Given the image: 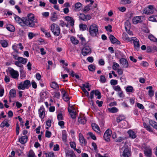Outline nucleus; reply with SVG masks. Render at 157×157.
I'll use <instances>...</instances> for the list:
<instances>
[{
  "label": "nucleus",
  "mask_w": 157,
  "mask_h": 157,
  "mask_svg": "<svg viewBox=\"0 0 157 157\" xmlns=\"http://www.w3.org/2000/svg\"><path fill=\"white\" fill-rule=\"evenodd\" d=\"M34 18V16L32 13H29L27 17H23L22 18H21L18 16H16L15 17V20L17 22L21 23V21L27 26L32 27L35 26Z\"/></svg>",
  "instance_id": "f257e3e1"
},
{
  "label": "nucleus",
  "mask_w": 157,
  "mask_h": 157,
  "mask_svg": "<svg viewBox=\"0 0 157 157\" xmlns=\"http://www.w3.org/2000/svg\"><path fill=\"white\" fill-rule=\"evenodd\" d=\"M87 30L90 33L92 36H97L98 34V27L97 25L95 24H92L90 25L87 29Z\"/></svg>",
  "instance_id": "f03ea898"
},
{
  "label": "nucleus",
  "mask_w": 157,
  "mask_h": 157,
  "mask_svg": "<svg viewBox=\"0 0 157 157\" xmlns=\"http://www.w3.org/2000/svg\"><path fill=\"white\" fill-rule=\"evenodd\" d=\"M51 30L56 36H58L60 33V28L59 26L56 24H52L51 26Z\"/></svg>",
  "instance_id": "7ed1b4c3"
},
{
  "label": "nucleus",
  "mask_w": 157,
  "mask_h": 157,
  "mask_svg": "<svg viewBox=\"0 0 157 157\" xmlns=\"http://www.w3.org/2000/svg\"><path fill=\"white\" fill-rule=\"evenodd\" d=\"M31 86L30 82V81L27 80L24 82L23 83L21 82L18 86L17 88L19 89L23 90L25 89H28L29 87Z\"/></svg>",
  "instance_id": "20e7f679"
},
{
  "label": "nucleus",
  "mask_w": 157,
  "mask_h": 157,
  "mask_svg": "<svg viewBox=\"0 0 157 157\" xmlns=\"http://www.w3.org/2000/svg\"><path fill=\"white\" fill-rule=\"evenodd\" d=\"M8 71L12 78L15 79H18L19 74L17 71L14 70L13 68H10L8 69Z\"/></svg>",
  "instance_id": "39448f33"
},
{
  "label": "nucleus",
  "mask_w": 157,
  "mask_h": 157,
  "mask_svg": "<svg viewBox=\"0 0 157 157\" xmlns=\"http://www.w3.org/2000/svg\"><path fill=\"white\" fill-rule=\"evenodd\" d=\"M91 52V48L88 46L85 45L82 50V54L84 56L90 53Z\"/></svg>",
  "instance_id": "423d86ee"
},
{
  "label": "nucleus",
  "mask_w": 157,
  "mask_h": 157,
  "mask_svg": "<svg viewBox=\"0 0 157 157\" xmlns=\"http://www.w3.org/2000/svg\"><path fill=\"white\" fill-rule=\"evenodd\" d=\"M94 94L96 96H97V98L98 99H100L101 98V93L98 90H92L90 93V98L91 99H92L94 97Z\"/></svg>",
  "instance_id": "0eeeda50"
},
{
  "label": "nucleus",
  "mask_w": 157,
  "mask_h": 157,
  "mask_svg": "<svg viewBox=\"0 0 157 157\" xmlns=\"http://www.w3.org/2000/svg\"><path fill=\"white\" fill-rule=\"evenodd\" d=\"M112 131L111 130L108 129L106 131L104 135V138L105 141H108L109 140Z\"/></svg>",
  "instance_id": "6e6552de"
},
{
  "label": "nucleus",
  "mask_w": 157,
  "mask_h": 157,
  "mask_svg": "<svg viewBox=\"0 0 157 157\" xmlns=\"http://www.w3.org/2000/svg\"><path fill=\"white\" fill-rule=\"evenodd\" d=\"M109 38L112 44H121L120 42L113 35H110Z\"/></svg>",
  "instance_id": "1a4fd4ad"
},
{
  "label": "nucleus",
  "mask_w": 157,
  "mask_h": 157,
  "mask_svg": "<svg viewBox=\"0 0 157 157\" xmlns=\"http://www.w3.org/2000/svg\"><path fill=\"white\" fill-rule=\"evenodd\" d=\"M39 116L41 119H43L45 115V109L43 107L41 106L39 109Z\"/></svg>",
  "instance_id": "9d476101"
},
{
  "label": "nucleus",
  "mask_w": 157,
  "mask_h": 157,
  "mask_svg": "<svg viewBox=\"0 0 157 157\" xmlns=\"http://www.w3.org/2000/svg\"><path fill=\"white\" fill-rule=\"evenodd\" d=\"M115 55L116 57L118 59H126V57L121 52L115 51Z\"/></svg>",
  "instance_id": "9b49d317"
},
{
  "label": "nucleus",
  "mask_w": 157,
  "mask_h": 157,
  "mask_svg": "<svg viewBox=\"0 0 157 157\" xmlns=\"http://www.w3.org/2000/svg\"><path fill=\"white\" fill-rule=\"evenodd\" d=\"M62 94L63 95V98L64 101H68L70 98L68 96V94L64 90L62 89L61 91Z\"/></svg>",
  "instance_id": "f8f14e48"
},
{
  "label": "nucleus",
  "mask_w": 157,
  "mask_h": 157,
  "mask_svg": "<svg viewBox=\"0 0 157 157\" xmlns=\"http://www.w3.org/2000/svg\"><path fill=\"white\" fill-rule=\"evenodd\" d=\"M130 155V151L128 148H125L123 151L121 157H129Z\"/></svg>",
  "instance_id": "ddd939ff"
},
{
  "label": "nucleus",
  "mask_w": 157,
  "mask_h": 157,
  "mask_svg": "<svg viewBox=\"0 0 157 157\" xmlns=\"http://www.w3.org/2000/svg\"><path fill=\"white\" fill-rule=\"evenodd\" d=\"M136 39V37H132V40H133V43L134 44L135 48L137 50L140 48V45L139 41H137V40Z\"/></svg>",
  "instance_id": "4468645a"
},
{
  "label": "nucleus",
  "mask_w": 157,
  "mask_h": 157,
  "mask_svg": "<svg viewBox=\"0 0 157 157\" xmlns=\"http://www.w3.org/2000/svg\"><path fill=\"white\" fill-rule=\"evenodd\" d=\"M71 109L69 108H68V111L70 115L71 116V117L73 119L75 118L76 117V113L75 110H72V109L73 108L72 107H71Z\"/></svg>",
  "instance_id": "2eb2a0df"
},
{
  "label": "nucleus",
  "mask_w": 157,
  "mask_h": 157,
  "mask_svg": "<svg viewBox=\"0 0 157 157\" xmlns=\"http://www.w3.org/2000/svg\"><path fill=\"white\" fill-rule=\"evenodd\" d=\"M79 139L80 142L82 144L85 145L86 144V140L84 139L83 135L80 133L79 134Z\"/></svg>",
  "instance_id": "dca6fc26"
},
{
  "label": "nucleus",
  "mask_w": 157,
  "mask_h": 157,
  "mask_svg": "<svg viewBox=\"0 0 157 157\" xmlns=\"http://www.w3.org/2000/svg\"><path fill=\"white\" fill-rule=\"evenodd\" d=\"M144 152L146 156L148 157H150L151 156V150L150 148L146 147L145 148Z\"/></svg>",
  "instance_id": "f3484780"
},
{
  "label": "nucleus",
  "mask_w": 157,
  "mask_h": 157,
  "mask_svg": "<svg viewBox=\"0 0 157 157\" xmlns=\"http://www.w3.org/2000/svg\"><path fill=\"white\" fill-rule=\"evenodd\" d=\"M120 63L124 67L127 68L128 66V63L127 59H120Z\"/></svg>",
  "instance_id": "a211bd4d"
},
{
  "label": "nucleus",
  "mask_w": 157,
  "mask_h": 157,
  "mask_svg": "<svg viewBox=\"0 0 157 157\" xmlns=\"http://www.w3.org/2000/svg\"><path fill=\"white\" fill-rule=\"evenodd\" d=\"M28 137L27 136H22L19 139V142L22 144L25 143L27 141Z\"/></svg>",
  "instance_id": "6ab92c4d"
},
{
  "label": "nucleus",
  "mask_w": 157,
  "mask_h": 157,
  "mask_svg": "<svg viewBox=\"0 0 157 157\" xmlns=\"http://www.w3.org/2000/svg\"><path fill=\"white\" fill-rule=\"evenodd\" d=\"M65 19L67 21L69 22L70 20H71V22H70V25L71 26H73L74 25V21L72 17L70 16H66L64 17Z\"/></svg>",
  "instance_id": "aec40b11"
},
{
  "label": "nucleus",
  "mask_w": 157,
  "mask_h": 157,
  "mask_svg": "<svg viewBox=\"0 0 157 157\" xmlns=\"http://www.w3.org/2000/svg\"><path fill=\"white\" fill-rule=\"evenodd\" d=\"M140 17H136L132 19V21L134 24H136L139 23H141L142 21L141 20Z\"/></svg>",
  "instance_id": "412c9836"
},
{
  "label": "nucleus",
  "mask_w": 157,
  "mask_h": 157,
  "mask_svg": "<svg viewBox=\"0 0 157 157\" xmlns=\"http://www.w3.org/2000/svg\"><path fill=\"white\" fill-rule=\"evenodd\" d=\"M129 136L132 139H134L136 137V135L134 132L132 130H130L128 132Z\"/></svg>",
  "instance_id": "4be33fe9"
},
{
  "label": "nucleus",
  "mask_w": 157,
  "mask_h": 157,
  "mask_svg": "<svg viewBox=\"0 0 157 157\" xmlns=\"http://www.w3.org/2000/svg\"><path fill=\"white\" fill-rule=\"evenodd\" d=\"M92 127L94 130L99 133L100 132V129L98 126L95 124H92Z\"/></svg>",
  "instance_id": "5701e85b"
},
{
  "label": "nucleus",
  "mask_w": 157,
  "mask_h": 157,
  "mask_svg": "<svg viewBox=\"0 0 157 157\" xmlns=\"http://www.w3.org/2000/svg\"><path fill=\"white\" fill-rule=\"evenodd\" d=\"M51 87L54 89H58L59 86L58 84L56 82H52L50 84Z\"/></svg>",
  "instance_id": "b1692460"
},
{
  "label": "nucleus",
  "mask_w": 157,
  "mask_h": 157,
  "mask_svg": "<svg viewBox=\"0 0 157 157\" xmlns=\"http://www.w3.org/2000/svg\"><path fill=\"white\" fill-rule=\"evenodd\" d=\"M149 124L154 128L157 130V123L154 121L149 120Z\"/></svg>",
  "instance_id": "393cba45"
},
{
  "label": "nucleus",
  "mask_w": 157,
  "mask_h": 157,
  "mask_svg": "<svg viewBox=\"0 0 157 157\" xmlns=\"http://www.w3.org/2000/svg\"><path fill=\"white\" fill-rule=\"evenodd\" d=\"M70 39L71 42L74 44H77L79 43V41L74 36H71Z\"/></svg>",
  "instance_id": "a878e982"
},
{
  "label": "nucleus",
  "mask_w": 157,
  "mask_h": 157,
  "mask_svg": "<svg viewBox=\"0 0 157 157\" xmlns=\"http://www.w3.org/2000/svg\"><path fill=\"white\" fill-rule=\"evenodd\" d=\"M66 157H76L74 151H69L66 154Z\"/></svg>",
  "instance_id": "bb28decb"
},
{
  "label": "nucleus",
  "mask_w": 157,
  "mask_h": 157,
  "mask_svg": "<svg viewBox=\"0 0 157 157\" xmlns=\"http://www.w3.org/2000/svg\"><path fill=\"white\" fill-rule=\"evenodd\" d=\"M58 19V17L56 12H54L52 13V16L51 18V20L53 21H54Z\"/></svg>",
  "instance_id": "cd10ccee"
},
{
  "label": "nucleus",
  "mask_w": 157,
  "mask_h": 157,
  "mask_svg": "<svg viewBox=\"0 0 157 157\" xmlns=\"http://www.w3.org/2000/svg\"><path fill=\"white\" fill-rule=\"evenodd\" d=\"M10 98H14L16 97V93L15 90L14 89H11L10 92Z\"/></svg>",
  "instance_id": "c85d7f7f"
},
{
  "label": "nucleus",
  "mask_w": 157,
  "mask_h": 157,
  "mask_svg": "<svg viewBox=\"0 0 157 157\" xmlns=\"http://www.w3.org/2000/svg\"><path fill=\"white\" fill-rule=\"evenodd\" d=\"M149 89L148 90V94L151 97L154 95V91L152 90V87L151 86H149L147 87V89Z\"/></svg>",
  "instance_id": "c756f323"
},
{
  "label": "nucleus",
  "mask_w": 157,
  "mask_h": 157,
  "mask_svg": "<svg viewBox=\"0 0 157 157\" xmlns=\"http://www.w3.org/2000/svg\"><path fill=\"white\" fill-rule=\"evenodd\" d=\"M125 119L124 116L123 115H120L117 118V122L119 123Z\"/></svg>",
  "instance_id": "7c9ffc66"
},
{
  "label": "nucleus",
  "mask_w": 157,
  "mask_h": 157,
  "mask_svg": "<svg viewBox=\"0 0 157 157\" xmlns=\"http://www.w3.org/2000/svg\"><path fill=\"white\" fill-rule=\"evenodd\" d=\"M125 28L126 31H127L128 30L130 29V28L131 25L130 22L127 21L125 22Z\"/></svg>",
  "instance_id": "2f4dec72"
},
{
  "label": "nucleus",
  "mask_w": 157,
  "mask_h": 157,
  "mask_svg": "<svg viewBox=\"0 0 157 157\" xmlns=\"http://www.w3.org/2000/svg\"><path fill=\"white\" fill-rule=\"evenodd\" d=\"M7 29L10 32H13L15 30L14 27L12 25H10L6 27Z\"/></svg>",
  "instance_id": "473e14b6"
},
{
  "label": "nucleus",
  "mask_w": 157,
  "mask_h": 157,
  "mask_svg": "<svg viewBox=\"0 0 157 157\" xmlns=\"http://www.w3.org/2000/svg\"><path fill=\"white\" fill-rule=\"evenodd\" d=\"M148 38L151 41L154 42H157V39L152 34H150L148 36Z\"/></svg>",
  "instance_id": "72a5a7b5"
},
{
  "label": "nucleus",
  "mask_w": 157,
  "mask_h": 157,
  "mask_svg": "<svg viewBox=\"0 0 157 157\" xmlns=\"http://www.w3.org/2000/svg\"><path fill=\"white\" fill-rule=\"evenodd\" d=\"M78 121L79 123L84 124L86 122V120L85 117H80L78 118Z\"/></svg>",
  "instance_id": "f704fd0d"
},
{
  "label": "nucleus",
  "mask_w": 157,
  "mask_h": 157,
  "mask_svg": "<svg viewBox=\"0 0 157 157\" xmlns=\"http://www.w3.org/2000/svg\"><path fill=\"white\" fill-rule=\"evenodd\" d=\"M10 126V124L8 123V122L7 121V120H5L3 121L1 124V127L3 128L5 126H6L7 127H9Z\"/></svg>",
  "instance_id": "c9c22d12"
},
{
  "label": "nucleus",
  "mask_w": 157,
  "mask_h": 157,
  "mask_svg": "<svg viewBox=\"0 0 157 157\" xmlns=\"http://www.w3.org/2000/svg\"><path fill=\"white\" fill-rule=\"evenodd\" d=\"M108 111L111 113H115L118 111V109L116 107H113L108 109Z\"/></svg>",
  "instance_id": "e433bc0d"
},
{
  "label": "nucleus",
  "mask_w": 157,
  "mask_h": 157,
  "mask_svg": "<svg viewBox=\"0 0 157 157\" xmlns=\"http://www.w3.org/2000/svg\"><path fill=\"white\" fill-rule=\"evenodd\" d=\"M62 139L64 142H66L67 141V135L65 131H63Z\"/></svg>",
  "instance_id": "4c0bfd02"
},
{
  "label": "nucleus",
  "mask_w": 157,
  "mask_h": 157,
  "mask_svg": "<svg viewBox=\"0 0 157 157\" xmlns=\"http://www.w3.org/2000/svg\"><path fill=\"white\" fill-rule=\"evenodd\" d=\"M123 38L124 40H127L129 41L131 40L129 38L128 35L126 33H123Z\"/></svg>",
  "instance_id": "58836bf2"
},
{
  "label": "nucleus",
  "mask_w": 157,
  "mask_h": 157,
  "mask_svg": "<svg viewBox=\"0 0 157 157\" xmlns=\"http://www.w3.org/2000/svg\"><path fill=\"white\" fill-rule=\"evenodd\" d=\"M0 43L2 46L4 48L6 47L8 44L7 42L5 40H1Z\"/></svg>",
  "instance_id": "ea45409f"
},
{
  "label": "nucleus",
  "mask_w": 157,
  "mask_h": 157,
  "mask_svg": "<svg viewBox=\"0 0 157 157\" xmlns=\"http://www.w3.org/2000/svg\"><path fill=\"white\" fill-rule=\"evenodd\" d=\"M79 38L81 40V43L82 45L85 46L86 45V41L85 38L82 36H80Z\"/></svg>",
  "instance_id": "a19ab883"
},
{
  "label": "nucleus",
  "mask_w": 157,
  "mask_h": 157,
  "mask_svg": "<svg viewBox=\"0 0 157 157\" xmlns=\"http://www.w3.org/2000/svg\"><path fill=\"white\" fill-rule=\"evenodd\" d=\"M80 15L79 17L80 20H81L84 21H87L86 15L80 13Z\"/></svg>",
  "instance_id": "79ce46f5"
},
{
  "label": "nucleus",
  "mask_w": 157,
  "mask_h": 157,
  "mask_svg": "<svg viewBox=\"0 0 157 157\" xmlns=\"http://www.w3.org/2000/svg\"><path fill=\"white\" fill-rule=\"evenodd\" d=\"M80 29H82V31L86 30L87 29V26L86 25L81 24L79 25Z\"/></svg>",
  "instance_id": "37998d69"
},
{
  "label": "nucleus",
  "mask_w": 157,
  "mask_h": 157,
  "mask_svg": "<svg viewBox=\"0 0 157 157\" xmlns=\"http://www.w3.org/2000/svg\"><path fill=\"white\" fill-rule=\"evenodd\" d=\"M144 127L148 131L151 132H152V130L151 127L148 125L147 124H146L144 123Z\"/></svg>",
  "instance_id": "c03bdc74"
},
{
  "label": "nucleus",
  "mask_w": 157,
  "mask_h": 157,
  "mask_svg": "<svg viewBox=\"0 0 157 157\" xmlns=\"http://www.w3.org/2000/svg\"><path fill=\"white\" fill-rule=\"evenodd\" d=\"M148 10L150 11V13L152 14L154 12V8L152 5H149L148 6Z\"/></svg>",
  "instance_id": "a18cd8bd"
},
{
  "label": "nucleus",
  "mask_w": 157,
  "mask_h": 157,
  "mask_svg": "<svg viewBox=\"0 0 157 157\" xmlns=\"http://www.w3.org/2000/svg\"><path fill=\"white\" fill-rule=\"evenodd\" d=\"M121 2L122 4L125 5L131 3V1L129 0H121Z\"/></svg>",
  "instance_id": "49530a36"
},
{
  "label": "nucleus",
  "mask_w": 157,
  "mask_h": 157,
  "mask_svg": "<svg viewBox=\"0 0 157 157\" xmlns=\"http://www.w3.org/2000/svg\"><path fill=\"white\" fill-rule=\"evenodd\" d=\"M133 90V88L131 86H127L126 89V91L127 92H132Z\"/></svg>",
  "instance_id": "de8ad7c7"
},
{
  "label": "nucleus",
  "mask_w": 157,
  "mask_h": 157,
  "mask_svg": "<svg viewBox=\"0 0 157 157\" xmlns=\"http://www.w3.org/2000/svg\"><path fill=\"white\" fill-rule=\"evenodd\" d=\"M88 69L89 71H94L95 70V67L94 65L91 64L89 66Z\"/></svg>",
  "instance_id": "09e8293b"
},
{
  "label": "nucleus",
  "mask_w": 157,
  "mask_h": 157,
  "mask_svg": "<svg viewBox=\"0 0 157 157\" xmlns=\"http://www.w3.org/2000/svg\"><path fill=\"white\" fill-rule=\"evenodd\" d=\"M88 135L93 140H95L96 139V138L95 135L91 132H89L88 133Z\"/></svg>",
  "instance_id": "8fccbe9b"
},
{
  "label": "nucleus",
  "mask_w": 157,
  "mask_h": 157,
  "mask_svg": "<svg viewBox=\"0 0 157 157\" xmlns=\"http://www.w3.org/2000/svg\"><path fill=\"white\" fill-rule=\"evenodd\" d=\"M119 65L117 63L114 62L112 66V68L114 70H117V68L119 67Z\"/></svg>",
  "instance_id": "3c124183"
},
{
  "label": "nucleus",
  "mask_w": 157,
  "mask_h": 157,
  "mask_svg": "<svg viewBox=\"0 0 157 157\" xmlns=\"http://www.w3.org/2000/svg\"><path fill=\"white\" fill-rule=\"evenodd\" d=\"M100 81L102 83H105L106 82L105 77L104 75H101L100 76Z\"/></svg>",
  "instance_id": "603ef678"
},
{
  "label": "nucleus",
  "mask_w": 157,
  "mask_h": 157,
  "mask_svg": "<svg viewBox=\"0 0 157 157\" xmlns=\"http://www.w3.org/2000/svg\"><path fill=\"white\" fill-rule=\"evenodd\" d=\"M28 157H34L35 154L34 152L32 150H30L29 153Z\"/></svg>",
  "instance_id": "864d4df0"
},
{
  "label": "nucleus",
  "mask_w": 157,
  "mask_h": 157,
  "mask_svg": "<svg viewBox=\"0 0 157 157\" xmlns=\"http://www.w3.org/2000/svg\"><path fill=\"white\" fill-rule=\"evenodd\" d=\"M142 29L144 33H148L149 32V30L147 27H143L142 28Z\"/></svg>",
  "instance_id": "5fc2aeb1"
},
{
  "label": "nucleus",
  "mask_w": 157,
  "mask_h": 157,
  "mask_svg": "<svg viewBox=\"0 0 157 157\" xmlns=\"http://www.w3.org/2000/svg\"><path fill=\"white\" fill-rule=\"evenodd\" d=\"M112 28V26L110 25H109L108 26H106L105 27V29L107 31H109L110 32H112V31L111 29Z\"/></svg>",
  "instance_id": "6e6d98bb"
},
{
  "label": "nucleus",
  "mask_w": 157,
  "mask_h": 157,
  "mask_svg": "<svg viewBox=\"0 0 157 157\" xmlns=\"http://www.w3.org/2000/svg\"><path fill=\"white\" fill-rule=\"evenodd\" d=\"M70 145L71 148H73L74 150L76 149V145L75 142H71L70 143Z\"/></svg>",
  "instance_id": "4d7b16f0"
},
{
  "label": "nucleus",
  "mask_w": 157,
  "mask_h": 157,
  "mask_svg": "<svg viewBox=\"0 0 157 157\" xmlns=\"http://www.w3.org/2000/svg\"><path fill=\"white\" fill-rule=\"evenodd\" d=\"M113 88L115 91H117L118 92L121 91V88L118 85L113 86Z\"/></svg>",
  "instance_id": "13d9d810"
},
{
  "label": "nucleus",
  "mask_w": 157,
  "mask_h": 157,
  "mask_svg": "<svg viewBox=\"0 0 157 157\" xmlns=\"http://www.w3.org/2000/svg\"><path fill=\"white\" fill-rule=\"evenodd\" d=\"M13 58H14V59H26L25 58L18 56V55L17 54H14L13 55Z\"/></svg>",
  "instance_id": "bf43d9fd"
},
{
  "label": "nucleus",
  "mask_w": 157,
  "mask_h": 157,
  "mask_svg": "<svg viewBox=\"0 0 157 157\" xmlns=\"http://www.w3.org/2000/svg\"><path fill=\"white\" fill-rule=\"evenodd\" d=\"M17 48V45H16L15 44H14L12 46V48L14 50L15 52L17 53H19V52H18Z\"/></svg>",
  "instance_id": "052dcab7"
},
{
  "label": "nucleus",
  "mask_w": 157,
  "mask_h": 157,
  "mask_svg": "<svg viewBox=\"0 0 157 157\" xmlns=\"http://www.w3.org/2000/svg\"><path fill=\"white\" fill-rule=\"evenodd\" d=\"M28 36L29 38L31 39H32L34 36H35V35H34L33 33L30 32L29 33Z\"/></svg>",
  "instance_id": "680f3d73"
},
{
  "label": "nucleus",
  "mask_w": 157,
  "mask_h": 157,
  "mask_svg": "<svg viewBox=\"0 0 157 157\" xmlns=\"http://www.w3.org/2000/svg\"><path fill=\"white\" fill-rule=\"evenodd\" d=\"M51 133L48 131L47 130L46 131L45 136L48 138H49L51 137Z\"/></svg>",
  "instance_id": "e2e57ef3"
},
{
  "label": "nucleus",
  "mask_w": 157,
  "mask_h": 157,
  "mask_svg": "<svg viewBox=\"0 0 157 157\" xmlns=\"http://www.w3.org/2000/svg\"><path fill=\"white\" fill-rule=\"evenodd\" d=\"M110 82L111 85H114L117 84V80L112 79Z\"/></svg>",
  "instance_id": "0e129e2a"
},
{
  "label": "nucleus",
  "mask_w": 157,
  "mask_h": 157,
  "mask_svg": "<svg viewBox=\"0 0 157 157\" xmlns=\"http://www.w3.org/2000/svg\"><path fill=\"white\" fill-rule=\"evenodd\" d=\"M149 20L152 21H157L156 18L153 16H150L149 18Z\"/></svg>",
  "instance_id": "69168bd1"
},
{
  "label": "nucleus",
  "mask_w": 157,
  "mask_h": 157,
  "mask_svg": "<svg viewBox=\"0 0 157 157\" xmlns=\"http://www.w3.org/2000/svg\"><path fill=\"white\" fill-rule=\"evenodd\" d=\"M82 4L80 2H77L76 3L75 5V7L76 9H79L81 6Z\"/></svg>",
  "instance_id": "338daca9"
},
{
  "label": "nucleus",
  "mask_w": 157,
  "mask_h": 157,
  "mask_svg": "<svg viewBox=\"0 0 157 157\" xmlns=\"http://www.w3.org/2000/svg\"><path fill=\"white\" fill-rule=\"evenodd\" d=\"M146 52L147 53L151 52H152V49L151 47L147 46L146 48Z\"/></svg>",
  "instance_id": "774afa93"
}]
</instances>
